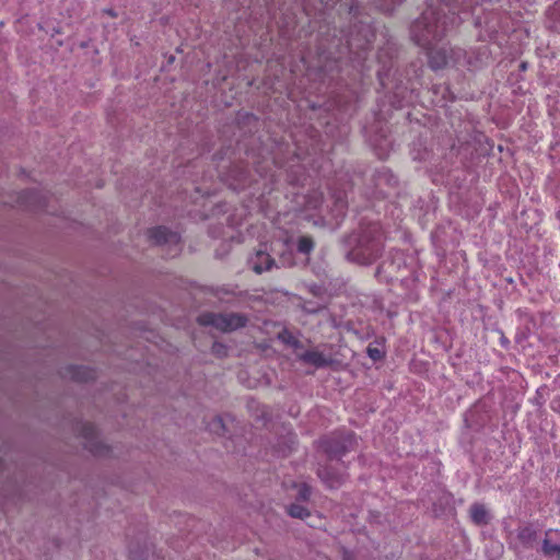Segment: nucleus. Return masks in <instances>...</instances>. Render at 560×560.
<instances>
[{
    "label": "nucleus",
    "instance_id": "16",
    "mask_svg": "<svg viewBox=\"0 0 560 560\" xmlns=\"http://www.w3.org/2000/svg\"><path fill=\"white\" fill-rule=\"evenodd\" d=\"M287 512L291 517L300 518V520H304L307 516H310V511L306 508H304L298 503H292V504L288 505Z\"/></svg>",
    "mask_w": 560,
    "mask_h": 560
},
{
    "label": "nucleus",
    "instance_id": "1",
    "mask_svg": "<svg viewBox=\"0 0 560 560\" xmlns=\"http://www.w3.org/2000/svg\"><path fill=\"white\" fill-rule=\"evenodd\" d=\"M447 32L446 18L429 8L411 26V37L421 47L430 49L429 62L432 69H442L450 65L451 57L445 48L433 49L434 40L442 38Z\"/></svg>",
    "mask_w": 560,
    "mask_h": 560
},
{
    "label": "nucleus",
    "instance_id": "5",
    "mask_svg": "<svg viewBox=\"0 0 560 560\" xmlns=\"http://www.w3.org/2000/svg\"><path fill=\"white\" fill-rule=\"evenodd\" d=\"M355 443L357 441L354 434L347 433L323 440L322 447L327 454L329 460H338L347 452L353 450Z\"/></svg>",
    "mask_w": 560,
    "mask_h": 560
},
{
    "label": "nucleus",
    "instance_id": "2",
    "mask_svg": "<svg viewBox=\"0 0 560 560\" xmlns=\"http://www.w3.org/2000/svg\"><path fill=\"white\" fill-rule=\"evenodd\" d=\"M198 323L202 326H213L222 332H232L243 328L248 323V316L242 313H203L198 316Z\"/></svg>",
    "mask_w": 560,
    "mask_h": 560
},
{
    "label": "nucleus",
    "instance_id": "19",
    "mask_svg": "<svg viewBox=\"0 0 560 560\" xmlns=\"http://www.w3.org/2000/svg\"><path fill=\"white\" fill-rule=\"evenodd\" d=\"M211 351L219 358H224L228 355V347L221 342H213Z\"/></svg>",
    "mask_w": 560,
    "mask_h": 560
},
{
    "label": "nucleus",
    "instance_id": "12",
    "mask_svg": "<svg viewBox=\"0 0 560 560\" xmlns=\"http://www.w3.org/2000/svg\"><path fill=\"white\" fill-rule=\"evenodd\" d=\"M517 539L525 548H533L538 539V533L533 525H526L518 528Z\"/></svg>",
    "mask_w": 560,
    "mask_h": 560
},
{
    "label": "nucleus",
    "instance_id": "9",
    "mask_svg": "<svg viewBox=\"0 0 560 560\" xmlns=\"http://www.w3.org/2000/svg\"><path fill=\"white\" fill-rule=\"evenodd\" d=\"M252 268L257 273L260 275L264 271L270 270L275 266V259L270 257L269 254L265 252H257L254 257L250 259Z\"/></svg>",
    "mask_w": 560,
    "mask_h": 560
},
{
    "label": "nucleus",
    "instance_id": "6",
    "mask_svg": "<svg viewBox=\"0 0 560 560\" xmlns=\"http://www.w3.org/2000/svg\"><path fill=\"white\" fill-rule=\"evenodd\" d=\"M147 234L149 240L152 241L155 245L168 246L171 252L170 254L173 256H175L180 250L179 235L176 232L170 231L167 228L158 226L150 229L148 230Z\"/></svg>",
    "mask_w": 560,
    "mask_h": 560
},
{
    "label": "nucleus",
    "instance_id": "10",
    "mask_svg": "<svg viewBox=\"0 0 560 560\" xmlns=\"http://www.w3.org/2000/svg\"><path fill=\"white\" fill-rule=\"evenodd\" d=\"M18 202L30 208H43L45 206V197L35 190L23 191L19 195Z\"/></svg>",
    "mask_w": 560,
    "mask_h": 560
},
{
    "label": "nucleus",
    "instance_id": "20",
    "mask_svg": "<svg viewBox=\"0 0 560 560\" xmlns=\"http://www.w3.org/2000/svg\"><path fill=\"white\" fill-rule=\"evenodd\" d=\"M310 497L311 488L305 483L300 485L298 488V500L307 501Z\"/></svg>",
    "mask_w": 560,
    "mask_h": 560
},
{
    "label": "nucleus",
    "instance_id": "15",
    "mask_svg": "<svg viewBox=\"0 0 560 560\" xmlns=\"http://www.w3.org/2000/svg\"><path fill=\"white\" fill-rule=\"evenodd\" d=\"M549 533L550 530L546 533V537L542 541L541 552L546 557H556L557 560H560V544L551 542L548 538Z\"/></svg>",
    "mask_w": 560,
    "mask_h": 560
},
{
    "label": "nucleus",
    "instance_id": "4",
    "mask_svg": "<svg viewBox=\"0 0 560 560\" xmlns=\"http://www.w3.org/2000/svg\"><path fill=\"white\" fill-rule=\"evenodd\" d=\"M78 432L83 438L84 447L93 455L107 457L112 454V448L105 444L97 434L95 427L90 422H83L78 425Z\"/></svg>",
    "mask_w": 560,
    "mask_h": 560
},
{
    "label": "nucleus",
    "instance_id": "13",
    "mask_svg": "<svg viewBox=\"0 0 560 560\" xmlns=\"http://www.w3.org/2000/svg\"><path fill=\"white\" fill-rule=\"evenodd\" d=\"M67 375L77 382H88L95 378V371L86 366H69Z\"/></svg>",
    "mask_w": 560,
    "mask_h": 560
},
{
    "label": "nucleus",
    "instance_id": "18",
    "mask_svg": "<svg viewBox=\"0 0 560 560\" xmlns=\"http://www.w3.org/2000/svg\"><path fill=\"white\" fill-rule=\"evenodd\" d=\"M278 338L292 347L298 348L300 346V341L288 329L279 332Z\"/></svg>",
    "mask_w": 560,
    "mask_h": 560
},
{
    "label": "nucleus",
    "instance_id": "21",
    "mask_svg": "<svg viewBox=\"0 0 560 560\" xmlns=\"http://www.w3.org/2000/svg\"><path fill=\"white\" fill-rule=\"evenodd\" d=\"M368 354L373 360H380L383 355L382 351L377 348H368Z\"/></svg>",
    "mask_w": 560,
    "mask_h": 560
},
{
    "label": "nucleus",
    "instance_id": "11",
    "mask_svg": "<svg viewBox=\"0 0 560 560\" xmlns=\"http://www.w3.org/2000/svg\"><path fill=\"white\" fill-rule=\"evenodd\" d=\"M299 359L315 368L327 366L330 363L329 359H327L322 352L315 350L305 351L304 353H301L299 355Z\"/></svg>",
    "mask_w": 560,
    "mask_h": 560
},
{
    "label": "nucleus",
    "instance_id": "3",
    "mask_svg": "<svg viewBox=\"0 0 560 560\" xmlns=\"http://www.w3.org/2000/svg\"><path fill=\"white\" fill-rule=\"evenodd\" d=\"M382 252V243L380 240H370L368 236H362L358 245L348 253V258L360 265L372 264Z\"/></svg>",
    "mask_w": 560,
    "mask_h": 560
},
{
    "label": "nucleus",
    "instance_id": "8",
    "mask_svg": "<svg viewBox=\"0 0 560 560\" xmlns=\"http://www.w3.org/2000/svg\"><path fill=\"white\" fill-rule=\"evenodd\" d=\"M233 422L234 419L231 417L214 416L207 423V429L215 435L223 436L230 431V424Z\"/></svg>",
    "mask_w": 560,
    "mask_h": 560
},
{
    "label": "nucleus",
    "instance_id": "14",
    "mask_svg": "<svg viewBox=\"0 0 560 560\" xmlns=\"http://www.w3.org/2000/svg\"><path fill=\"white\" fill-rule=\"evenodd\" d=\"M470 516L472 522L477 525H483L488 523V512L482 504H472L470 506Z\"/></svg>",
    "mask_w": 560,
    "mask_h": 560
},
{
    "label": "nucleus",
    "instance_id": "22",
    "mask_svg": "<svg viewBox=\"0 0 560 560\" xmlns=\"http://www.w3.org/2000/svg\"><path fill=\"white\" fill-rule=\"evenodd\" d=\"M342 560H351V558L348 555H345Z\"/></svg>",
    "mask_w": 560,
    "mask_h": 560
},
{
    "label": "nucleus",
    "instance_id": "7",
    "mask_svg": "<svg viewBox=\"0 0 560 560\" xmlns=\"http://www.w3.org/2000/svg\"><path fill=\"white\" fill-rule=\"evenodd\" d=\"M317 475L320 480L329 488L340 487L346 479L345 474L337 471L331 465L319 466L317 469Z\"/></svg>",
    "mask_w": 560,
    "mask_h": 560
},
{
    "label": "nucleus",
    "instance_id": "17",
    "mask_svg": "<svg viewBox=\"0 0 560 560\" xmlns=\"http://www.w3.org/2000/svg\"><path fill=\"white\" fill-rule=\"evenodd\" d=\"M314 248V241L310 236H301L298 242V250L302 254H310Z\"/></svg>",
    "mask_w": 560,
    "mask_h": 560
}]
</instances>
